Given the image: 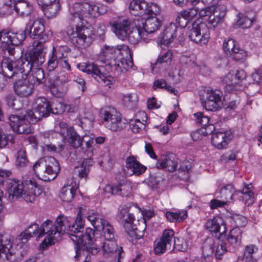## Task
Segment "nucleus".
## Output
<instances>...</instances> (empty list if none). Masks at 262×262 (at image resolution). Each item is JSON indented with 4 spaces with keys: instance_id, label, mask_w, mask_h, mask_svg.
<instances>
[{
    "instance_id": "nucleus-1",
    "label": "nucleus",
    "mask_w": 262,
    "mask_h": 262,
    "mask_svg": "<svg viewBox=\"0 0 262 262\" xmlns=\"http://www.w3.org/2000/svg\"><path fill=\"white\" fill-rule=\"evenodd\" d=\"M105 9L95 3H75L69 4V19L72 21L81 22V26H70L67 28V34L71 42L78 48L89 47L94 39L95 34L91 28L83 25L88 21L85 19L98 17L105 12Z\"/></svg>"
},
{
    "instance_id": "nucleus-2",
    "label": "nucleus",
    "mask_w": 262,
    "mask_h": 262,
    "mask_svg": "<svg viewBox=\"0 0 262 262\" xmlns=\"http://www.w3.org/2000/svg\"><path fill=\"white\" fill-rule=\"evenodd\" d=\"M82 209H79V212L75 221L69 223L67 234L75 243L76 246L75 258L80 255L81 251L86 250L92 254H96L100 250L98 240L95 238V230L91 228H86L84 232V220L81 215Z\"/></svg>"
},
{
    "instance_id": "nucleus-3",
    "label": "nucleus",
    "mask_w": 262,
    "mask_h": 262,
    "mask_svg": "<svg viewBox=\"0 0 262 262\" xmlns=\"http://www.w3.org/2000/svg\"><path fill=\"white\" fill-rule=\"evenodd\" d=\"M43 45H36L26 54L25 58L13 60L10 58H4L2 66L4 73L8 77L18 74L28 75L32 68L41 66L45 61Z\"/></svg>"
},
{
    "instance_id": "nucleus-4",
    "label": "nucleus",
    "mask_w": 262,
    "mask_h": 262,
    "mask_svg": "<svg viewBox=\"0 0 262 262\" xmlns=\"http://www.w3.org/2000/svg\"><path fill=\"white\" fill-rule=\"evenodd\" d=\"M10 180L8 182L9 198L14 200L20 196L27 202H33L36 196L40 195L41 190L33 179L24 180Z\"/></svg>"
},
{
    "instance_id": "nucleus-5",
    "label": "nucleus",
    "mask_w": 262,
    "mask_h": 262,
    "mask_svg": "<svg viewBox=\"0 0 262 262\" xmlns=\"http://www.w3.org/2000/svg\"><path fill=\"white\" fill-rule=\"evenodd\" d=\"M70 220V218L67 216L59 215L54 224L50 220H47L42 224L37 237L40 238L47 234L41 243L43 247L45 245L47 247L55 244L61 234H67Z\"/></svg>"
},
{
    "instance_id": "nucleus-6",
    "label": "nucleus",
    "mask_w": 262,
    "mask_h": 262,
    "mask_svg": "<svg viewBox=\"0 0 262 262\" xmlns=\"http://www.w3.org/2000/svg\"><path fill=\"white\" fill-rule=\"evenodd\" d=\"M12 245V238L9 235H0V259L17 262L27 254V245L17 244L15 249Z\"/></svg>"
},
{
    "instance_id": "nucleus-7",
    "label": "nucleus",
    "mask_w": 262,
    "mask_h": 262,
    "mask_svg": "<svg viewBox=\"0 0 262 262\" xmlns=\"http://www.w3.org/2000/svg\"><path fill=\"white\" fill-rule=\"evenodd\" d=\"M60 169L57 160L51 156L44 157L33 165L35 174L40 179L46 181L54 179Z\"/></svg>"
},
{
    "instance_id": "nucleus-8",
    "label": "nucleus",
    "mask_w": 262,
    "mask_h": 262,
    "mask_svg": "<svg viewBox=\"0 0 262 262\" xmlns=\"http://www.w3.org/2000/svg\"><path fill=\"white\" fill-rule=\"evenodd\" d=\"M21 16H28L33 11V6L25 0H0V17L10 15L13 11Z\"/></svg>"
},
{
    "instance_id": "nucleus-9",
    "label": "nucleus",
    "mask_w": 262,
    "mask_h": 262,
    "mask_svg": "<svg viewBox=\"0 0 262 262\" xmlns=\"http://www.w3.org/2000/svg\"><path fill=\"white\" fill-rule=\"evenodd\" d=\"M85 217L97 230L102 231L104 241L116 239L117 234L113 226L94 210H89Z\"/></svg>"
},
{
    "instance_id": "nucleus-10",
    "label": "nucleus",
    "mask_w": 262,
    "mask_h": 262,
    "mask_svg": "<svg viewBox=\"0 0 262 262\" xmlns=\"http://www.w3.org/2000/svg\"><path fill=\"white\" fill-rule=\"evenodd\" d=\"M99 115L102 124L112 131L120 130L124 127L121 114L113 107L106 106L101 108Z\"/></svg>"
},
{
    "instance_id": "nucleus-11",
    "label": "nucleus",
    "mask_w": 262,
    "mask_h": 262,
    "mask_svg": "<svg viewBox=\"0 0 262 262\" xmlns=\"http://www.w3.org/2000/svg\"><path fill=\"white\" fill-rule=\"evenodd\" d=\"M160 11L159 8V11L156 14L151 12L143 15H134L135 17L132 19L133 26L143 28L146 35L155 32L161 25V21L156 17Z\"/></svg>"
},
{
    "instance_id": "nucleus-12",
    "label": "nucleus",
    "mask_w": 262,
    "mask_h": 262,
    "mask_svg": "<svg viewBox=\"0 0 262 262\" xmlns=\"http://www.w3.org/2000/svg\"><path fill=\"white\" fill-rule=\"evenodd\" d=\"M188 36L193 42L200 45L207 43L210 38V31L207 25L199 20H195L188 27Z\"/></svg>"
},
{
    "instance_id": "nucleus-13",
    "label": "nucleus",
    "mask_w": 262,
    "mask_h": 262,
    "mask_svg": "<svg viewBox=\"0 0 262 262\" xmlns=\"http://www.w3.org/2000/svg\"><path fill=\"white\" fill-rule=\"evenodd\" d=\"M78 67L80 71L88 74H91L98 82L104 86L111 85L115 81L112 76L103 73V67H99L94 63H83L78 64Z\"/></svg>"
},
{
    "instance_id": "nucleus-14",
    "label": "nucleus",
    "mask_w": 262,
    "mask_h": 262,
    "mask_svg": "<svg viewBox=\"0 0 262 262\" xmlns=\"http://www.w3.org/2000/svg\"><path fill=\"white\" fill-rule=\"evenodd\" d=\"M26 34L33 39H37L36 45H43L48 39V36L45 33V27L40 20L30 22L27 25L25 30Z\"/></svg>"
},
{
    "instance_id": "nucleus-15",
    "label": "nucleus",
    "mask_w": 262,
    "mask_h": 262,
    "mask_svg": "<svg viewBox=\"0 0 262 262\" xmlns=\"http://www.w3.org/2000/svg\"><path fill=\"white\" fill-rule=\"evenodd\" d=\"M173 230L166 229L163 232L162 236L154 242V252L156 255H161L167 250L170 249L174 238Z\"/></svg>"
},
{
    "instance_id": "nucleus-16",
    "label": "nucleus",
    "mask_w": 262,
    "mask_h": 262,
    "mask_svg": "<svg viewBox=\"0 0 262 262\" xmlns=\"http://www.w3.org/2000/svg\"><path fill=\"white\" fill-rule=\"evenodd\" d=\"M246 74L243 70H237L235 73L229 72L222 78L224 88L227 92L239 90V84L246 77Z\"/></svg>"
},
{
    "instance_id": "nucleus-17",
    "label": "nucleus",
    "mask_w": 262,
    "mask_h": 262,
    "mask_svg": "<svg viewBox=\"0 0 262 262\" xmlns=\"http://www.w3.org/2000/svg\"><path fill=\"white\" fill-rule=\"evenodd\" d=\"M129 9L133 15H143L151 12L156 14L159 11L157 4L155 3L148 4L144 0H132L129 4Z\"/></svg>"
},
{
    "instance_id": "nucleus-18",
    "label": "nucleus",
    "mask_w": 262,
    "mask_h": 262,
    "mask_svg": "<svg viewBox=\"0 0 262 262\" xmlns=\"http://www.w3.org/2000/svg\"><path fill=\"white\" fill-rule=\"evenodd\" d=\"M223 49L227 55L231 56L236 61L244 59L247 55V52L239 48L235 40L232 38L224 39Z\"/></svg>"
},
{
    "instance_id": "nucleus-19",
    "label": "nucleus",
    "mask_w": 262,
    "mask_h": 262,
    "mask_svg": "<svg viewBox=\"0 0 262 262\" xmlns=\"http://www.w3.org/2000/svg\"><path fill=\"white\" fill-rule=\"evenodd\" d=\"M101 247L104 255L113 257L114 262L122 261L124 257V252L122 248L118 246L116 239L104 241Z\"/></svg>"
},
{
    "instance_id": "nucleus-20",
    "label": "nucleus",
    "mask_w": 262,
    "mask_h": 262,
    "mask_svg": "<svg viewBox=\"0 0 262 262\" xmlns=\"http://www.w3.org/2000/svg\"><path fill=\"white\" fill-rule=\"evenodd\" d=\"M221 93L217 90H207L206 100L202 101V104L207 111H215L221 108Z\"/></svg>"
},
{
    "instance_id": "nucleus-21",
    "label": "nucleus",
    "mask_w": 262,
    "mask_h": 262,
    "mask_svg": "<svg viewBox=\"0 0 262 262\" xmlns=\"http://www.w3.org/2000/svg\"><path fill=\"white\" fill-rule=\"evenodd\" d=\"M206 227L218 239H221L225 237L227 228L221 217L215 216L208 220L206 223Z\"/></svg>"
},
{
    "instance_id": "nucleus-22",
    "label": "nucleus",
    "mask_w": 262,
    "mask_h": 262,
    "mask_svg": "<svg viewBox=\"0 0 262 262\" xmlns=\"http://www.w3.org/2000/svg\"><path fill=\"white\" fill-rule=\"evenodd\" d=\"M112 30L120 39L124 40L127 38L128 33L132 26V21L124 19L114 21L110 23Z\"/></svg>"
},
{
    "instance_id": "nucleus-23",
    "label": "nucleus",
    "mask_w": 262,
    "mask_h": 262,
    "mask_svg": "<svg viewBox=\"0 0 262 262\" xmlns=\"http://www.w3.org/2000/svg\"><path fill=\"white\" fill-rule=\"evenodd\" d=\"M3 46L4 48H7L10 45L18 46L26 37L25 31H19L14 33L10 31L4 30Z\"/></svg>"
},
{
    "instance_id": "nucleus-24",
    "label": "nucleus",
    "mask_w": 262,
    "mask_h": 262,
    "mask_svg": "<svg viewBox=\"0 0 262 262\" xmlns=\"http://www.w3.org/2000/svg\"><path fill=\"white\" fill-rule=\"evenodd\" d=\"M78 187V183L73 178L68 179L60 191L61 199L64 202H71L74 197Z\"/></svg>"
},
{
    "instance_id": "nucleus-25",
    "label": "nucleus",
    "mask_w": 262,
    "mask_h": 262,
    "mask_svg": "<svg viewBox=\"0 0 262 262\" xmlns=\"http://www.w3.org/2000/svg\"><path fill=\"white\" fill-rule=\"evenodd\" d=\"M26 120L17 115H12L9 117V123L14 132L18 134H28L32 132L30 124L26 123Z\"/></svg>"
},
{
    "instance_id": "nucleus-26",
    "label": "nucleus",
    "mask_w": 262,
    "mask_h": 262,
    "mask_svg": "<svg viewBox=\"0 0 262 262\" xmlns=\"http://www.w3.org/2000/svg\"><path fill=\"white\" fill-rule=\"evenodd\" d=\"M34 85L28 79L20 80L14 84V92L20 97H27L32 95L34 90Z\"/></svg>"
},
{
    "instance_id": "nucleus-27",
    "label": "nucleus",
    "mask_w": 262,
    "mask_h": 262,
    "mask_svg": "<svg viewBox=\"0 0 262 262\" xmlns=\"http://www.w3.org/2000/svg\"><path fill=\"white\" fill-rule=\"evenodd\" d=\"M232 138V135L229 132H216L212 134L211 142L212 145L219 149L226 147Z\"/></svg>"
},
{
    "instance_id": "nucleus-28",
    "label": "nucleus",
    "mask_w": 262,
    "mask_h": 262,
    "mask_svg": "<svg viewBox=\"0 0 262 262\" xmlns=\"http://www.w3.org/2000/svg\"><path fill=\"white\" fill-rule=\"evenodd\" d=\"M131 190V187L129 184L124 183L123 180L121 183L118 184H108L104 188V191L107 193L112 195H119L121 196H127Z\"/></svg>"
},
{
    "instance_id": "nucleus-29",
    "label": "nucleus",
    "mask_w": 262,
    "mask_h": 262,
    "mask_svg": "<svg viewBox=\"0 0 262 262\" xmlns=\"http://www.w3.org/2000/svg\"><path fill=\"white\" fill-rule=\"evenodd\" d=\"M124 53L127 56H130V50L127 46H105L103 52V55L106 58L108 59L114 58V59L119 58V56H124Z\"/></svg>"
},
{
    "instance_id": "nucleus-30",
    "label": "nucleus",
    "mask_w": 262,
    "mask_h": 262,
    "mask_svg": "<svg viewBox=\"0 0 262 262\" xmlns=\"http://www.w3.org/2000/svg\"><path fill=\"white\" fill-rule=\"evenodd\" d=\"M178 162L172 156L164 155L161 156L156 163L158 169H166L170 172H173L177 169Z\"/></svg>"
},
{
    "instance_id": "nucleus-31",
    "label": "nucleus",
    "mask_w": 262,
    "mask_h": 262,
    "mask_svg": "<svg viewBox=\"0 0 262 262\" xmlns=\"http://www.w3.org/2000/svg\"><path fill=\"white\" fill-rule=\"evenodd\" d=\"M242 231L238 228L231 230L227 236V243L229 251H233L241 243Z\"/></svg>"
},
{
    "instance_id": "nucleus-32",
    "label": "nucleus",
    "mask_w": 262,
    "mask_h": 262,
    "mask_svg": "<svg viewBox=\"0 0 262 262\" xmlns=\"http://www.w3.org/2000/svg\"><path fill=\"white\" fill-rule=\"evenodd\" d=\"M178 27L176 24L171 23L166 27L160 37L161 44L169 45L177 36Z\"/></svg>"
},
{
    "instance_id": "nucleus-33",
    "label": "nucleus",
    "mask_w": 262,
    "mask_h": 262,
    "mask_svg": "<svg viewBox=\"0 0 262 262\" xmlns=\"http://www.w3.org/2000/svg\"><path fill=\"white\" fill-rule=\"evenodd\" d=\"M126 167L130 170L133 174L136 176L143 174L146 169V167L138 162L133 156H130L126 159Z\"/></svg>"
},
{
    "instance_id": "nucleus-34",
    "label": "nucleus",
    "mask_w": 262,
    "mask_h": 262,
    "mask_svg": "<svg viewBox=\"0 0 262 262\" xmlns=\"http://www.w3.org/2000/svg\"><path fill=\"white\" fill-rule=\"evenodd\" d=\"M226 7L224 5L216 6L215 11L208 18V23L213 27L221 23L226 14Z\"/></svg>"
},
{
    "instance_id": "nucleus-35",
    "label": "nucleus",
    "mask_w": 262,
    "mask_h": 262,
    "mask_svg": "<svg viewBox=\"0 0 262 262\" xmlns=\"http://www.w3.org/2000/svg\"><path fill=\"white\" fill-rule=\"evenodd\" d=\"M63 56V53L61 51L60 48L53 47L47 63L48 70L53 71L57 68L58 65H59L60 58Z\"/></svg>"
},
{
    "instance_id": "nucleus-36",
    "label": "nucleus",
    "mask_w": 262,
    "mask_h": 262,
    "mask_svg": "<svg viewBox=\"0 0 262 262\" xmlns=\"http://www.w3.org/2000/svg\"><path fill=\"white\" fill-rule=\"evenodd\" d=\"M37 106L34 108L37 113L38 117L41 119L49 116L51 110L50 109V102L44 97L38 98L36 100Z\"/></svg>"
},
{
    "instance_id": "nucleus-37",
    "label": "nucleus",
    "mask_w": 262,
    "mask_h": 262,
    "mask_svg": "<svg viewBox=\"0 0 262 262\" xmlns=\"http://www.w3.org/2000/svg\"><path fill=\"white\" fill-rule=\"evenodd\" d=\"M85 137H81L75 129H70L65 136L63 137L67 142L74 148H78L82 145Z\"/></svg>"
},
{
    "instance_id": "nucleus-38",
    "label": "nucleus",
    "mask_w": 262,
    "mask_h": 262,
    "mask_svg": "<svg viewBox=\"0 0 262 262\" xmlns=\"http://www.w3.org/2000/svg\"><path fill=\"white\" fill-rule=\"evenodd\" d=\"M132 29H130L127 34L128 40L133 44L137 43L141 39H145L146 34L143 28H139L137 26H133L132 24Z\"/></svg>"
},
{
    "instance_id": "nucleus-39",
    "label": "nucleus",
    "mask_w": 262,
    "mask_h": 262,
    "mask_svg": "<svg viewBox=\"0 0 262 262\" xmlns=\"http://www.w3.org/2000/svg\"><path fill=\"white\" fill-rule=\"evenodd\" d=\"M28 79L35 84H39L45 82V73L43 70L39 67L32 68L31 71L28 75Z\"/></svg>"
},
{
    "instance_id": "nucleus-40",
    "label": "nucleus",
    "mask_w": 262,
    "mask_h": 262,
    "mask_svg": "<svg viewBox=\"0 0 262 262\" xmlns=\"http://www.w3.org/2000/svg\"><path fill=\"white\" fill-rule=\"evenodd\" d=\"M44 13L45 15L48 18L55 17L60 10V5L59 0L55 1L45 5V7H40Z\"/></svg>"
},
{
    "instance_id": "nucleus-41",
    "label": "nucleus",
    "mask_w": 262,
    "mask_h": 262,
    "mask_svg": "<svg viewBox=\"0 0 262 262\" xmlns=\"http://www.w3.org/2000/svg\"><path fill=\"white\" fill-rule=\"evenodd\" d=\"M220 193L223 198L226 202H230L235 200L238 195V191H235L233 186L231 184H228L223 187Z\"/></svg>"
},
{
    "instance_id": "nucleus-42",
    "label": "nucleus",
    "mask_w": 262,
    "mask_h": 262,
    "mask_svg": "<svg viewBox=\"0 0 262 262\" xmlns=\"http://www.w3.org/2000/svg\"><path fill=\"white\" fill-rule=\"evenodd\" d=\"M239 200L244 202L246 206H250L254 202V192L250 190L249 186H245L241 191H238V195Z\"/></svg>"
},
{
    "instance_id": "nucleus-43",
    "label": "nucleus",
    "mask_w": 262,
    "mask_h": 262,
    "mask_svg": "<svg viewBox=\"0 0 262 262\" xmlns=\"http://www.w3.org/2000/svg\"><path fill=\"white\" fill-rule=\"evenodd\" d=\"M165 216L170 222H181L187 217V212L185 210H178L176 212L166 211Z\"/></svg>"
},
{
    "instance_id": "nucleus-44",
    "label": "nucleus",
    "mask_w": 262,
    "mask_h": 262,
    "mask_svg": "<svg viewBox=\"0 0 262 262\" xmlns=\"http://www.w3.org/2000/svg\"><path fill=\"white\" fill-rule=\"evenodd\" d=\"M194 116L197 124L205 127L206 129L210 130V132H206L207 134L212 133V130L214 129V126L212 124H209V118L207 116H205L201 112H198L194 114Z\"/></svg>"
},
{
    "instance_id": "nucleus-45",
    "label": "nucleus",
    "mask_w": 262,
    "mask_h": 262,
    "mask_svg": "<svg viewBox=\"0 0 262 262\" xmlns=\"http://www.w3.org/2000/svg\"><path fill=\"white\" fill-rule=\"evenodd\" d=\"M95 120V116L92 113L85 112L79 119L80 125L86 130H90L93 127Z\"/></svg>"
},
{
    "instance_id": "nucleus-46",
    "label": "nucleus",
    "mask_w": 262,
    "mask_h": 262,
    "mask_svg": "<svg viewBox=\"0 0 262 262\" xmlns=\"http://www.w3.org/2000/svg\"><path fill=\"white\" fill-rule=\"evenodd\" d=\"M144 122H146V120L142 119V120L141 121L139 119L135 118L129 121V126L134 133H138L145 129Z\"/></svg>"
},
{
    "instance_id": "nucleus-47",
    "label": "nucleus",
    "mask_w": 262,
    "mask_h": 262,
    "mask_svg": "<svg viewBox=\"0 0 262 262\" xmlns=\"http://www.w3.org/2000/svg\"><path fill=\"white\" fill-rule=\"evenodd\" d=\"M121 57L118 58V61L120 62L121 68H122L123 71L124 70L127 71L129 69L132 68L134 66L133 61L131 56V54L129 55H126L124 53V56H121Z\"/></svg>"
},
{
    "instance_id": "nucleus-48",
    "label": "nucleus",
    "mask_w": 262,
    "mask_h": 262,
    "mask_svg": "<svg viewBox=\"0 0 262 262\" xmlns=\"http://www.w3.org/2000/svg\"><path fill=\"white\" fill-rule=\"evenodd\" d=\"M213 241L211 239H208L205 241L202 247V253L204 256L212 255L214 252Z\"/></svg>"
},
{
    "instance_id": "nucleus-49",
    "label": "nucleus",
    "mask_w": 262,
    "mask_h": 262,
    "mask_svg": "<svg viewBox=\"0 0 262 262\" xmlns=\"http://www.w3.org/2000/svg\"><path fill=\"white\" fill-rule=\"evenodd\" d=\"M37 116H38L37 113L34 108L33 110L27 111L23 118L28 122L29 124H35L40 119Z\"/></svg>"
},
{
    "instance_id": "nucleus-50",
    "label": "nucleus",
    "mask_w": 262,
    "mask_h": 262,
    "mask_svg": "<svg viewBox=\"0 0 262 262\" xmlns=\"http://www.w3.org/2000/svg\"><path fill=\"white\" fill-rule=\"evenodd\" d=\"M236 24L239 27L245 29L248 28L252 26V21L249 18L243 15L242 13H238Z\"/></svg>"
},
{
    "instance_id": "nucleus-51",
    "label": "nucleus",
    "mask_w": 262,
    "mask_h": 262,
    "mask_svg": "<svg viewBox=\"0 0 262 262\" xmlns=\"http://www.w3.org/2000/svg\"><path fill=\"white\" fill-rule=\"evenodd\" d=\"M29 161L26 156V151L23 149H19L17 151V156L16 163L17 166L19 167H24L28 163Z\"/></svg>"
},
{
    "instance_id": "nucleus-52",
    "label": "nucleus",
    "mask_w": 262,
    "mask_h": 262,
    "mask_svg": "<svg viewBox=\"0 0 262 262\" xmlns=\"http://www.w3.org/2000/svg\"><path fill=\"white\" fill-rule=\"evenodd\" d=\"M50 109L51 110L50 113L55 115L61 114L65 111L63 104L58 101L50 103Z\"/></svg>"
},
{
    "instance_id": "nucleus-53",
    "label": "nucleus",
    "mask_w": 262,
    "mask_h": 262,
    "mask_svg": "<svg viewBox=\"0 0 262 262\" xmlns=\"http://www.w3.org/2000/svg\"><path fill=\"white\" fill-rule=\"evenodd\" d=\"M123 224V227L126 231H129L130 227L134 224L135 221V217L133 213H130L126 217L120 220Z\"/></svg>"
},
{
    "instance_id": "nucleus-54",
    "label": "nucleus",
    "mask_w": 262,
    "mask_h": 262,
    "mask_svg": "<svg viewBox=\"0 0 262 262\" xmlns=\"http://www.w3.org/2000/svg\"><path fill=\"white\" fill-rule=\"evenodd\" d=\"M172 57V52L170 50L166 51L165 53L161 54L158 58L155 64L157 65L158 63L161 64L163 63H170Z\"/></svg>"
},
{
    "instance_id": "nucleus-55",
    "label": "nucleus",
    "mask_w": 262,
    "mask_h": 262,
    "mask_svg": "<svg viewBox=\"0 0 262 262\" xmlns=\"http://www.w3.org/2000/svg\"><path fill=\"white\" fill-rule=\"evenodd\" d=\"M123 101L126 106L130 108L136 105V96L132 94H128L123 97Z\"/></svg>"
},
{
    "instance_id": "nucleus-56",
    "label": "nucleus",
    "mask_w": 262,
    "mask_h": 262,
    "mask_svg": "<svg viewBox=\"0 0 262 262\" xmlns=\"http://www.w3.org/2000/svg\"><path fill=\"white\" fill-rule=\"evenodd\" d=\"M199 9L198 7L184 10L182 11V15L189 21L194 18L199 13Z\"/></svg>"
},
{
    "instance_id": "nucleus-57",
    "label": "nucleus",
    "mask_w": 262,
    "mask_h": 262,
    "mask_svg": "<svg viewBox=\"0 0 262 262\" xmlns=\"http://www.w3.org/2000/svg\"><path fill=\"white\" fill-rule=\"evenodd\" d=\"M258 248L256 245L251 244L247 245L245 248L244 258H254L253 254L258 251Z\"/></svg>"
},
{
    "instance_id": "nucleus-58",
    "label": "nucleus",
    "mask_w": 262,
    "mask_h": 262,
    "mask_svg": "<svg viewBox=\"0 0 262 262\" xmlns=\"http://www.w3.org/2000/svg\"><path fill=\"white\" fill-rule=\"evenodd\" d=\"M228 247L227 244L222 243L218 245L215 249V255L217 259H221L222 256L225 253V252L229 251Z\"/></svg>"
},
{
    "instance_id": "nucleus-59",
    "label": "nucleus",
    "mask_w": 262,
    "mask_h": 262,
    "mask_svg": "<svg viewBox=\"0 0 262 262\" xmlns=\"http://www.w3.org/2000/svg\"><path fill=\"white\" fill-rule=\"evenodd\" d=\"M173 239L174 241L173 247L176 250L185 251L187 249V244L183 239L180 240L179 238L176 239L174 237Z\"/></svg>"
},
{
    "instance_id": "nucleus-60",
    "label": "nucleus",
    "mask_w": 262,
    "mask_h": 262,
    "mask_svg": "<svg viewBox=\"0 0 262 262\" xmlns=\"http://www.w3.org/2000/svg\"><path fill=\"white\" fill-rule=\"evenodd\" d=\"M112 72H113L114 75L116 77H118L120 75L123 70L121 68L120 62L118 60L116 59H114L113 62L111 63Z\"/></svg>"
},
{
    "instance_id": "nucleus-61",
    "label": "nucleus",
    "mask_w": 262,
    "mask_h": 262,
    "mask_svg": "<svg viewBox=\"0 0 262 262\" xmlns=\"http://www.w3.org/2000/svg\"><path fill=\"white\" fill-rule=\"evenodd\" d=\"M147 184L150 187H156L160 183V179H158L156 173L150 174L149 177L145 180Z\"/></svg>"
},
{
    "instance_id": "nucleus-62",
    "label": "nucleus",
    "mask_w": 262,
    "mask_h": 262,
    "mask_svg": "<svg viewBox=\"0 0 262 262\" xmlns=\"http://www.w3.org/2000/svg\"><path fill=\"white\" fill-rule=\"evenodd\" d=\"M216 6H211L210 7H206L202 10H200L199 11V15L200 17H203L205 16H210L211 15L214 11H215Z\"/></svg>"
},
{
    "instance_id": "nucleus-63",
    "label": "nucleus",
    "mask_w": 262,
    "mask_h": 262,
    "mask_svg": "<svg viewBox=\"0 0 262 262\" xmlns=\"http://www.w3.org/2000/svg\"><path fill=\"white\" fill-rule=\"evenodd\" d=\"M131 229L129 231H126V232L132 237L136 239H140L144 236V233L142 232H140V230L138 229L136 227L133 225L130 227Z\"/></svg>"
},
{
    "instance_id": "nucleus-64",
    "label": "nucleus",
    "mask_w": 262,
    "mask_h": 262,
    "mask_svg": "<svg viewBox=\"0 0 262 262\" xmlns=\"http://www.w3.org/2000/svg\"><path fill=\"white\" fill-rule=\"evenodd\" d=\"M63 145H58L56 146L52 143H50L45 144L43 149L49 152H60L63 149Z\"/></svg>"
}]
</instances>
